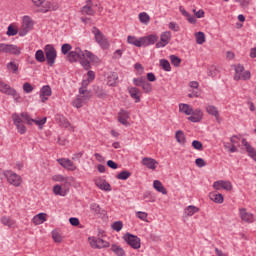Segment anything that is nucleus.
Instances as JSON below:
<instances>
[{
  "label": "nucleus",
  "mask_w": 256,
  "mask_h": 256,
  "mask_svg": "<svg viewBox=\"0 0 256 256\" xmlns=\"http://www.w3.org/2000/svg\"><path fill=\"white\" fill-rule=\"evenodd\" d=\"M92 33L94 34V39L96 43L99 44L101 49H109L110 47L109 40H107V37H105V34H103V32L99 30V28L95 26L92 27Z\"/></svg>",
  "instance_id": "nucleus-1"
},
{
  "label": "nucleus",
  "mask_w": 256,
  "mask_h": 256,
  "mask_svg": "<svg viewBox=\"0 0 256 256\" xmlns=\"http://www.w3.org/2000/svg\"><path fill=\"white\" fill-rule=\"evenodd\" d=\"M44 53H45L47 65H49V67H53V65H55V61L57 60V50L53 45L47 44L44 47Z\"/></svg>",
  "instance_id": "nucleus-2"
},
{
  "label": "nucleus",
  "mask_w": 256,
  "mask_h": 256,
  "mask_svg": "<svg viewBox=\"0 0 256 256\" xmlns=\"http://www.w3.org/2000/svg\"><path fill=\"white\" fill-rule=\"evenodd\" d=\"M35 24L33 23V19L29 16H24L22 19V26L18 32L19 37H25L27 33L30 31H33V26Z\"/></svg>",
  "instance_id": "nucleus-3"
},
{
  "label": "nucleus",
  "mask_w": 256,
  "mask_h": 256,
  "mask_svg": "<svg viewBox=\"0 0 256 256\" xmlns=\"http://www.w3.org/2000/svg\"><path fill=\"white\" fill-rule=\"evenodd\" d=\"M83 57H85V53H83V50H81V48L79 47H75L67 55V61H69V63H79V61L82 60Z\"/></svg>",
  "instance_id": "nucleus-4"
},
{
  "label": "nucleus",
  "mask_w": 256,
  "mask_h": 256,
  "mask_svg": "<svg viewBox=\"0 0 256 256\" xmlns=\"http://www.w3.org/2000/svg\"><path fill=\"white\" fill-rule=\"evenodd\" d=\"M4 177H6L8 183L14 187H19L21 185V176L11 170L4 171Z\"/></svg>",
  "instance_id": "nucleus-5"
},
{
  "label": "nucleus",
  "mask_w": 256,
  "mask_h": 256,
  "mask_svg": "<svg viewBox=\"0 0 256 256\" xmlns=\"http://www.w3.org/2000/svg\"><path fill=\"white\" fill-rule=\"evenodd\" d=\"M88 241L92 249H107V247L110 245L108 241H105L102 238H97L95 236L89 237Z\"/></svg>",
  "instance_id": "nucleus-6"
},
{
  "label": "nucleus",
  "mask_w": 256,
  "mask_h": 256,
  "mask_svg": "<svg viewBox=\"0 0 256 256\" xmlns=\"http://www.w3.org/2000/svg\"><path fill=\"white\" fill-rule=\"evenodd\" d=\"M12 120L18 133H20V135H25L27 133V127L25 126V123H23L21 116H19L18 113H14L12 114Z\"/></svg>",
  "instance_id": "nucleus-7"
},
{
  "label": "nucleus",
  "mask_w": 256,
  "mask_h": 256,
  "mask_svg": "<svg viewBox=\"0 0 256 256\" xmlns=\"http://www.w3.org/2000/svg\"><path fill=\"white\" fill-rule=\"evenodd\" d=\"M124 241H126V243L132 247V249H141V238L138 236L128 233L124 235Z\"/></svg>",
  "instance_id": "nucleus-8"
},
{
  "label": "nucleus",
  "mask_w": 256,
  "mask_h": 256,
  "mask_svg": "<svg viewBox=\"0 0 256 256\" xmlns=\"http://www.w3.org/2000/svg\"><path fill=\"white\" fill-rule=\"evenodd\" d=\"M169 41H171V32H163L160 35V41L156 43V49H163V47H167V45H169Z\"/></svg>",
  "instance_id": "nucleus-9"
},
{
  "label": "nucleus",
  "mask_w": 256,
  "mask_h": 256,
  "mask_svg": "<svg viewBox=\"0 0 256 256\" xmlns=\"http://www.w3.org/2000/svg\"><path fill=\"white\" fill-rule=\"evenodd\" d=\"M55 121L60 127H64V129H70V131H73L74 129L69 120H67L63 114H56Z\"/></svg>",
  "instance_id": "nucleus-10"
},
{
  "label": "nucleus",
  "mask_w": 256,
  "mask_h": 256,
  "mask_svg": "<svg viewBox=\"0 0 256 256\" xmlns=\"http://www.w3.org/2000/svg\"><path fill=\"white\" fill-rule=\"evenodd\" d=\"M57 162L59 163V165H61V167H63L64 169H67V171L77 170V166L75 165V163H73V161H71V159L60 158V159H57Z\"/></svg>",
  "instance_id": "nucleus-11"
},
{
  "label": "nucleus",
  "mask_w": 256,
  "mask_h": 256,
  "mask_svg": "<svg viewBox=\"0 0 256 256\" xmlns=\"http://www.w3.org/2000/svg\"><path fill=\"white\" fill-rule=\"evenodd\" d=\"M53 95V91L51 90V86L45 85L40 89V99L42 103H47L49 101V97Z\"/></svg>",
  "instance_id": "nucleus-12"
},
{
  "label": "nucleus",
  "mask_w": 256,
  "mask_h": 256,
  "mask_svg": "<svg viewBox=\"0 0 256 256\" xmlns=\"http://www.w3.org/2000/svg\"><path fill=\"white\" fill-rule=\"evenodd\" d=\"M203 119V111L200 108L192 109V113L188 117V121L191 123H199Z\"/></svg>",
  "instance_id": "nucleus-13"
},
{
  "label": "nucleus",
  "mask_w": 256,
  "mask_h": 256,
  "mask_svg": "<svg viewBox=\"0 0 256 256\" xmlns=\"http://www.w3.org/2000/svg\"><path fill=\"white\" fill-rule=\"evenodd\" d=\"M0 93H4V95H11L12 97H15V95H17V90L11 88L9 84L0 80Z\"/></svg>",
  "instance_id": "nucleus-14"
},
{
  "label": "nucleus",
  "mask_w": 256,
  "mask_h": 256,
  "mask_svg": "<svg viewBox=\"0 0 256 256\" xmlns=\"http://www.w3.org/2000/svg\"><path fill=\"white\" fill-rule=\"evenodd\" d=\"M240 217L244 223H253L255 221V215L253 213L247 212V209H239Z\"/></svg>",
  "instance_id": "nucleus-15"
},
{
  "label": "nucleus",
  "mask_w": 256,
  "mask_h": 256,
  "mask_svg": "<svg viewBox=\"0 0 256 256\" xmlns=\"http://www.w3.org/2000/svg\"><path fill=\"white\" fill-rule=\"evenodd\" d=\"M91 97L87 98V94H80L76 97V99L72 102L73 107H76V109H81L87 101H89Z\"/></svg>",
  "instance_id": "nucleus-16"
},
{
  "label": "nucleus",
  "mask_w": 256,
  "mask_h": 256,
  "mask_svg": "<svg viewBox=\"0 0 256 256\" xmlns=\"http://www.w3.org/2000/svg\"><path fill=\"white\" fill-rule=\"evenodd\" d=\"M159 41V37L155 34L142 37V47H149V45H155Z\"/></svg>",
  "instance_id": "nucleus-17"
},
{
  "label": "nucleus",
  "mask_w": 256,
  "mask_h": 256,
  "mask_svg": "<svg viewBox=\"0 0 256 256\" xmlns=\"http://www.w3.org/2000/svg\"><path fill=\"white\" fill-rule=\"evenodd\" d=\"M242 145L245 146L246 152L248 153V157H250V159L254 160L256 163V150L255 148H253V146H251V144L249 142H247V139H242Z\"/></svg>",
  "instance_id": "nucleus-18"
},
{
  "label": "nucleus",
  "mask_w": 256,
  "mask_h": 256,
  "mask_svg": "<svg viewBox=\"0 0 256 256\" xmlns=\"http://www.w3.org/2000/svg\"><path fill=\"white\" fill-rule=\"evenodd\" d=\"M129 111L121 109L118 113V121L121 125H125V127L129 126Z\"/></svg>",
  "instance_id": "nucleus-19"
},
{
  "label": "nucleus",
  "mask_w": 256,
  "mask_h": 256,
  "mask_svg": "<svg viewBox=\"0 0 256 256\" xmlns=\"http://www.w3.org/2000/svg\"><path fill=\"white\" fill-rule=\"evenodd\" d=\"M142 165H144V167H147V169L155 171V169H157V165H159V162H157V160L153 158L144 157L142 159Z\"/></svg>",
  "instance_id": "nucleus-20"
},
{
  "label": "nucleus",
  "mask_w": 256,
  "mask_h": 256,
  "mask_svg": "<svg viewBox=\"0 0 256 256\" xmlns=\"http://www.w3.org/2000/svg\"><path fill=\"white\" fill-rule=\"evenodd\" d=\"M128 93L135 103H141V91L137 87H129Z\"/></svg>",
  "instance_id": "nucleus-21"
},
{
  "label": "nucleus",
  "mask_w": 256,
  "mask_h": 256,
  "mask_svg": "<svg viewBox=\"0 0 256 256\" xmlns=\"http://www.w3.org/2000/svg\"><path fill=\"white\" fill-rule=\"evenodd\" d=\"M89 83H91V81L83 80L82 86L79 88V94L86 95V98L91 97V91L87 90V87H89Z\"/></svg>",
  "instance_id": "nucleus-22"
},
{
  "label": "nucleus",
  "mask_w": 256,
  "mask_h": 256,
  "mask_svg": "<svg viewBox=\"0 0 256 256\" xmlns=\"http://www.w3.org/2000/svg\"><path fill=\"white\" fill-rule=\"evenodd\" d=\"M127 43H129V45H134V47H143L142 37L137 38L129 35L127 37Z\"/></svg>",
  "instance_id": "nucleus-23"
},
{
  "label": "nucleus",
  "mask_w": 256,
  "mask_h": 256,
  "mask_svg": "<svg viewBox=\"0 0 256 256\" xmlns=\"http://www.w3.org/2000/svg\"><path fill=\"white\" fill-rule=\"evenodd\" d=\"M117 81H119V75H117L116 72H112L107 77V86L108 87H115V85H117Z\"/></svg>",
  "instance_id": "nucleus-24"
},
{
  "label": "nucleus",
  "mask_w": 256,
  "mask_h": 256,
  "mask_svg": "<svg viewBox=\"0 0 256 256\" xmlns=\"http://www.w3.org/2000/svg\"><path fill=\"white\" fill-rule=\"evenodd\" d=\"M210 200L213 201L214 203H218V205H221L223 201H225V198H223V194L217 193V192H212L209 194Z\"/></svg>",
  "instance_id": "nucleus-25"
},
{
  "label": "nucleus",
  "mask_w": 256,
  "mask_h": 256,
  "mask_svg": "<svg viewBox=\"0 0 256 256\" xmlns=\"http://www.w3.org/2000/svg\"><path fill=\"white\" fill-rule=\"evenodd\" d=\"M153 187L158 193H162V195H167V188L163 186V183L159 180H154Z\"/></svg>",
  "instance_id": "nucleus-26"
},
{
  "label": "nucleus",
  "mask_w": 256,
  "mask_h": 256,
  "mask_svg": "<svg viewBox=\"0 0 256 256\" xmlns=\"http://www.w3.org/2000/svg\"><path fill=\"white\" fill-rule=\"evenodd\" d=\"M175 139H176L177 143H179L180 145H185V143H187V139L185 137V132H183V130L176 131Z\"/></svg>",
  "instance_id": "nucleus-27"
},
{
  "label": "nucleus",
  "mask_w": 256,
  "mask_h": 256,
  "mask_svg": "<svg viewBox=\"0 0 256 256\" xmlns=\"http://www.w3.org/2000/svg\"><path fill=\"white\" fill-rule=\"evenodd\" d=\"M46 217H47V214L39 213L33 217V223H35V225H42V223H45L47 221Z\"/></svg>",
  "instance_id": "nucleus-28"
},
{
  "label": "nucleus",
  "mask_w": 256,
  "mask_h": 256,
  "mask_svg": "<svg viewBox=\"0 0 256 256\" xmlns=\"http://www.w3.org/2000/svg\"><path fill=\"white\" fill-rule=\"evenodd\" d=\"M180 113H184V115H191L193 113V107L189 104H179Z\"/></svg>",
  "instance_id": "nucleus-29"
},
{
  "label": "nucleus",
  "mask_w": 256,
  "mask_h": 256,
  "mask_svg": "<svg viewBox=\"0 0 256 256\" xmlns=\"http://www.w3.org/2000/svg\"><path fill=\"white\" fill-rule=\"evenodd\" d=\"M184 213L187 217H193L195 213H199V208L197 206L190 205L184 209Z\"/></svg>",
  "instance_id": "nucleus-30"
},
{
  "label": "nucleus",
  "mask_w": 256,
  "mask_h": 256,
  "mask_svg": "<svg viewBox=\"0 0 256 256\" xmlns=\"http://www.w3.org/2000/svg\"><path fill=\"white\" fill-rule=\"evenodd\" d=\"M6 69L10 73H13L14 75H17L19 73V65L15 62H9L6 64Z\"/></svg>",
  "instance_id": "nucleus-31"
},
{
  "label": "nucleus",
  "mask_w": 256,
  "mask_h": 256,
  "mask_svg": "<svg viewBox=\"0 0 256 256\" xmlns=\"http://www.w3.org/2000/svg\"><path fill=\"white\" fill-rule=\"evenodd\" d=\"M111 251L113 253H115L116 256H126L125 250L123 249V247H121L119 245L112 244L111 245Z\"/></svg>",
  "instance_id": "nucleus-32"
},
{
  "label": "nucleus",
  "mask_w": 256,
  "mask_h": 256,
  "mask_svg": "<svg viewBox=\"0 0 256 256\" xmlns=\"http://www.w3.org/2000/svg\"><path fill=\"white\" fill-rule=\"evenodd\" d=\"M1 223H2V225H4L5 227H9V228H11V227H15V220H13V219H11L10 217H8V216H3L2 218H1Z\"/></svg>",
  "instance_id": "nucleus-33"
},
{
  "label": "nucleus",
  "mask_w": 256,
  "mask_h": 256,
  "mask_svg": "<svg viewBox=\"0 0 256 256\" xmlns=\"http://www.w3.org/2000/svg\"><path fill=\"white\" fill-rule=\"evenodd\" d=\"M251 79V71L244 70L241 76H234V81H249Z\"/></svg>",
  "instance_id": "nucleus-34"
},
{
  "label": "nucleus",
  "mask_w": 256,
  "mask_h": 256,
  "mask_svg": "<svg viewBox=\"0 0 256 256\" xmlns=\"http://www.w3.org/2000/svg\"><path fill=\"white\" fill-rule=\"evenodd\" d=\"M160 67L167 73L171 72V63L167 59H161L159 62Z\"/></svg>",
  "instance_id": "nucleus-35"
},
{
  "label": "nucleus",
  "mask_w": 256,
  "mask_h": 256,
  "mask_svg": "<svg viewBox=\"0 0 256 256\" xmlns=\"http://www.w3.org/2000/svg\"><path fill=\"white\" fill-rule=\"evenodd\" d=\"M206 111L208 115H213V117H216V119H219V110H217V107L213 105H209L206 107Z\"/></svg>",
  "instance_id": "nucleus-36"
},
{
  "label": "nucleus",
  "mask_w": 256,
  "mask_h": 256,
  "mask_svg": "<svg viewBox=\"0 0 256 256\" xmlns=\"http://www.w3.org/2000/svg\"><path fill=\"white\" fill-rule=\"evenodd\" d=\"M8 53H10V55H21V48L17 45L8 44Z\"/></svg>",
  "instance_id": "nucleus-37"
},
{
  "label": "nucleus",
  "mask_w": 256,
  "mask_h": 256,
  "mask_svg": "<svg viewBox=\"0 0 256 256\" xmlns=\"http://www.w3.org/2000/svg\"><path fill=\"white\" fill-rule=\"evenodd\" d=\"M19 117L23 119V121H25L27 125H33V121H35V119L31 118V116L27 112H22Z\"/></svg>",
  "instance_id": "nucleus-38"
},
{
  "label": "nucleus",
  "mask_w": 256,
  "mask_h": 256,
  "mask_svg": "<svg viewBox=\"0 0 256 256\" xmlns=\"http://www.w3.org/2000/svg\"><path fill=\"white\" fill-rule=\"evenodd\" d=\"M96 187L101 189V191H111V184L108 182H96Z\"/></svg>",
  "instance_id": "nucleus-39"
},
{
  "label": "nucleus",
  "mask_w": 256,
  "mask_h": 256,
  "mask_svg": "<svg viewBox=\"0 0 256 256\" xmlns=\"http://www.w3.org/2000/svg\"><path fill=\"white\" fill-rule=\"evenodd\" d=\"M81 13H82V15L93 16V15H95V10H93V7H91L89 5H85L82 7Z\"/></svg>",
  "instance_id": "nucleus-40"
},
{
  "label": "nucleus",
  "mask_w": 256,
  "mask_h": 256,
  "mask_svg": "<svg viewBox=\"0 0 256 256\" xmlns=\"http://www.w3.org/2000/svg\"><path fill=\"white\" fill-rule=\"evenodd\" d=\"M129 177H131V172L124 170L116 176V179H119L120 181H127Z\"/></svg>",
  "instance_id": "nucleus-41"
},
{
  "label": "nucleus",
  "mask_w": 256,
  "mask_h": 256,
  "mask_svg": "<svg viewBox=\"0 0 256 256\" xmlns=\"http://www.w3.org/2000/svg\"><path fill=\"white\" fill-rule=\"evenodd\" d=\"M234 77H241L243 75V72L245 71V66L241 64L234 65Z\"/></svg>",
  "instance_id": "nucleus-42"
},
{
  "label": "nucleus",
  "mask_w": 256,
  "mask_h": 256,
  "mask_svg": "<svg viewBox=\"0 0 256 256\" xmlns=\"http://www.w3.org/2000/svg\"><path fill=\"white\" fill-rule=\"evenodd\" d=\"M35 59L38 63H45V52H43V50H37L35 53Z\"/></svg>",
  "instance_id": "nucleus-43"
},
{
  "label": "nucleus",
  "mask_w": 256,
  "mask_h": 256,
  "mask_svg": "<svg viewBox=\"0 0 256 256\" xmlns=\"http://www.w3.org/2000/svg\"><path fill=\"white\" fill-rule=\"evenodd\" d=\"M195 38H196L197 45H203V43H205V33L196 32L195 33Z\"/></svg>",
  "instance_id": "nucleus-44"
},
{
  "label": "nucleus",
  "mask_w": 256,
  "mask_h": 256,
  "mask_svg": "<svg viewBox=\"0 0 256 256\" xmlns=\"http://www.w3.org/2000/svg\"><path fill=\"white\" fill-rule=\"evenodd\" d=\"M71 49H73V46H71V44L69 43H65L61 46V53L62 55H69V53H71Z\"/></svg>",
  "instance_id": "nucleus-45"
},
{
  "label": "nucleus",
  "mask_w": 256,
  "mask_h": 256,
  "mask_svg": "<svg viewBox=\"0 0 256 256\" xmlns=\"http://www.w3.org/2000/svg\"><path fill=\"white\" fill-rule=\"evenodd\" d=\"M80 65H82L83 69H85V71H89L91 69V62H89V60H87V58L82 57V59L79 60Z\"/></svg>",
  "instance_id": "nucleus-46"
},
{
  "label": "nucleus",
  "mask_w": 256,
  "mask_h": 256,
  "mask_svg": "<svg viewBox=\"0 0 256 256\" xmlns=\"http://www.w3.org/2000/svg\"><path fill=\"white\" fill-rule=\"evenodd\" d=\"M90 211H92L95 215H101V206L97 203L90 204Z\"/></svg>",
  "instance_id": "nucleus-47"
},
{
  "label": "nucleus",
  "mask_w": 256,
  "mask_h": 256,
  "mask_svg": "<svg viewBox=\"0 0 256 256\" xmlns=\"http://www.w3.org/2000/svg\"><path fill=\"white\" fill-rule=\"evenodd\" d=\"M141 88L144 91V93H151V91H153V86L151 85V83L147 82V80H145Z\"/></svg>",
  "instance_id": "nucleus-48"
},
{
  "label": "nucleus",
  "mask_w": 256,
  "mask_h": 256,
  "mask_svg": "<svg viewBox=\"0 0 256 256\" xmlns=\"http://www.w3.org/2000/svg\"><path fill=\"white\" fill-rule=\"evenodd\" d=\"M53 193L55 195H60V197H65V193H63V188L59 184L53 187Z\"/></svg>",
  "instance_id": "nucleus-49"
},
{
  "label": "nucleus",
  "mask_w": 256,
  "mask_h": 256,
  "mask_svg": "<svg viewBox=\"0 0 256 256\" xmlns=\"http://www.w3.org/2000/svg\"><path fill=\"white\" fill-rule=\"evenodd\" d=\"M170 61L174 67H179V65H181V58L177 57L176 55H171Z\"/></svg>",
  "instance_id": "nucleus-50"
},
{
  "label": "nucleus",
  "mask_w": 256,
  "mask_h": 256,
  "mask_svg": "<svg viewBox=\"0 0 256 256\" xmlns=\"http://www.w3.org/2000/svg\"><path fill=\"white\" fill-rule=\"evenodd\" d=\"M145 81H147L145 77L133 78V83L136 87H142Z\"/></svg>",
  "instance_id": "nucleus-51"
},
{
  "label": "nucleus",
  "mask_w": 256,
  "mask_h": 256,
  "mask_svg": "<svg viewBox=\"0 0 256 256\" xmlns=\"http://www.w3.org/2000/svg\"><path fill=\"white\" fill-rule=\"evenodd\" d=\"M192 147L193 149H196V151H203V143L199 140H193Z\"/></svg>",
  "instance_id": "nucleus-52"
},
{
  "label": "nucleus",
  "mask_w": 256,
  "mask_h": 256,
  "mask_svg": "<svg viewBox=\"0 0 256 256\" xmlns=\"http://www.w3.org/2000/svg\"><path fill=\"white\" fill-rule=\"evenodd\" d=\"M143 197L146 199V203H155V197L151 195V192H144Z\"/></svg>",
  "instance_id": "nucleus-53"
},
{
  "label": "nucleus",
  "mask_w": 256,
  "mask_h": 256,
  "mask_svg": "<svg viewBox=\"0 0 256 256\" xmlns=\"http://www.w3.org/2000/svg\"><path fill=\"white\" fill-rule=\"evenodd\" d=\"M33 123L38 126V129H43L45 123H47V117H44L40 120L34 119Z\"/></svg>",
  "instance_id": "nucleus-54"
},
{
  "label": "nucleus",
  "mask_w": 256,
  "mask_h": 256,
  "mask_svg": "<svg viewBox=\"0 0 256 256\" xmlns=\"http://www.w3.org/2000/svg\"><path fill=\"white\" fill-rule=\"evenodd\" d=\"M139 19L141 23L147 25V23L149 22V15L147 14V12H141L139 14Z\"/></svg>",
  "instance_id": "nucleus-55"
},
{
  "label": "nucleus",
  "mask_w": 256,
  "mask_h": 256,
  "mask_svg": "<svg viewBox=\"0 0 256 256\" xmlns=\"http://www.w3.org/2000/svg\"><path fill=\"white\" fill-rule=\"evenodd\" d=\"M17 33L19 34V30L13 28V26H8V30L6 35H8V37H15V35H17Z\"/></svg>",
  "instance_id": "nucleus-56"
},
{
  "label": "nucleus",
  "mask_w": 256,
  "mask_h": 256,
  "mask_svg": "<svg viewBox=\"0 0 256 256\" xmlns=\"http://www.w3.org/2000/svg\"><path fill=\"white\" fill-rule=\"evenodd\" d=\"M112 229L114 231H117V233H119V231H121V229H123V222L122 221H116L112 224Z\"/></svg>",
  "instance_id": "nucleus-57"
},
{
  "label": "nucleus",
  "mask_w": 256,
  "mask_h": 256,
  "mask_svg": "<svg viewBox=\"0 0 256 256\" xmlns=\"http://www.w3.org/2000/svg\"><path fill=\"white\" fill-rule=\"evenodd\" d=\"M222 189L225 191H232L233 184H231L229 181L222 180Z\"/></svg>",
  "instance_id": "nucleus-58"
},
{
  "label": "nucleus",
  "mask_w": 256,
  "mask_h": 256,
  "mask_svg": "<svg viewBox=\"0 0 256 256\" xmlns=\"http://www.w3.org/2000/svg\"><path fill=\"white\" fill-rule=\"evenodd\" d=\"M23 91L24 93H33V86L29 82H26L23 84Z\"/></svg>",
  "instance_id": "nucleus-59"
},
{
  "label": "nucleus",
  "mask_w": 256,
  "mask_h": 256,
  "mask_svg": "<svg viewBox=\"0 0 256 256\" xmlns=\"http://www.w3.org/2000/svg\"><path fill=\"white\" fill-rule=\"evenodd\" d=\"M53 181H56L58 183H64V182H67V178L63 177V175L61 174H58V175H55L53 176Z\"/></svg>",
  "instance_id": "nucleus-60"
},
{
  "label": "nucleus",
  "mask_w": 256,
  "mask_h": 256,
  "mask_svg": "<svg viewBox=\"0 0 256 256\" xmlns=\"http://www.w3.org/2000/svg\"><path fill=\"white\" fill-rule=\"evenodd\" d=\"M123 53H125V50L118 49L113 53L112 59H121L123 57Z\"/></svg>",
  "instance_id": "nucleus-61"
},
{
  "label": "nucleus",
  "mask_w": 256,
  "mask_h": 256,
  "mask_svg": "<svg viewBox=\"0 0 256 256\" xmlns=\"http://www.w3.org/2000/svg\"><path fill=\"white\" fill-rule=\"evenodd\" d=\"M136 217H138V219H141V221H147L148 214L147 212L138 211L136 213Z\"/></svg>",
  "instance_id": "nucleus-62"
},
{
  "label": "nucleus",
  "mask_w": 256,
  "mask_h": 256,
  "mask_svg": "<svg viewBox=\"0 0 256 256\" xmlns=\"http://www.w3.org/2000/svg\"><path fill=\"white\" fill-rule=\"evenodd\" d=\"M195 163L197 165V167H205L207 165V162H205V160L203 158H197L195 160Z\"/></svg>",
  "instance_id": "nucleus-63"
},
{
  "label": "nucleus",
  "mask_w": 256,
  "mask_h": 256,
  "mask_svg": "<svg viewBox=\"0 0 256 256\" xmlns=\"http://www.w3.org/2000/svg\"><path fill=\"white\" fill-rule=\"evenodd\" d=\"M168 28L171 29V31H175L176 33L179 31V25L175 22H170L168 24Z\"/></svg>",
  "instance_id": "nucleus-64"
}]
</instances>
